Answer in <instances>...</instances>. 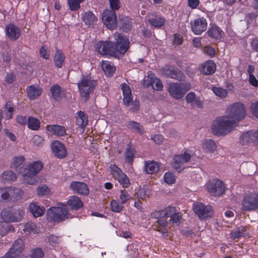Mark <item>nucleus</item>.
<instances>
[{
    "label": "nucleus",
    "mask_w": 258,
    "mask_h": 258,
    "mask_svg": "<svg viewBox=\"0 0 258 258\" xmlns=\"http://www.w3.org/2000/svg\"><path fill=\"white\" fill-rule=\"evenodd\" d=\"M252 114L258 118V102L252 103L251 105Z\"/></svg>",
    "instance_id": "69168bd1"
},
{
    "label": "nucleus",
    "mask_w": 258,
    "mask_h": 258,
    "mask_svg": "<svg viewBox=\"0 0 258 258\" xmlns=\"http://www.w3.org/2000/svg\"><path fill=\"white\" fill-rule=\"evenodd\" d=\"M28 209L33 217L35 218L42 216L45 211L44 207L38 206L36 203H34L29 205Z\"/></svg>",
    "instance_id": "aec40b11"
},
{
    "label": "nucleus",
    "mask_w": 258,
    "mask_h": 258,
    "mask_svg": "<svg viewBox=\"0 0 258 258\" xmlns=\"http://www.w3.org/2000/svg\"><path fill=\"white\" fill-rule=\"evenodd\" d=\"M150 194V190L147 186H144L142 188H140L137 192V197L139 199L144 200Z\"/></svg>",
    "instance_id": "ea45409f"
},
{
    "label": "nucleus",
    "mask_w": 258,
    "mask_h": 258,
    "mask_svg": "<svg viewBox=\"0 0 258 258\" xmlns=\"http://www.w3.org/2000/svg\"><path fill=\"white\" fill-rule=\"evenodd\" d=\"M159 168L157 165H155L154 163H151L147 165V172L148 173H152L154 172H156L158 170Z\"/></svg>",
    "instance_id": "052dcab7"
},
{
    "label": "nucleus",
    "mask_w": 258,
    "mask_h": 258,
    "mask_svg": "<svg viewBox=\"0 0 258 258\" xmlns=\"http://www.w3.org/2000/svg\"><path fill=\"white\" fill-rule=\"evenodd\" d=\"M67 205L69 206L72 210H77L83 206V204L79 197L72 196L67 202Z\"/></svg>",
    "instance_id": "393cba45"
},
{
    "label": "nucleus",
    "mask_w": 258,
    "mask_h": 258,
    "mask_svg": "<svg viewBox=\"0 0 258 258\" xmlns=\"http://www.w3.org/2000/svg\"><path fill=\"white\" fill-rule=\"evenodd\" d=\"M191 105L194 107H198V108H202L203 107V102L200 100V97H195V99L194 101L190 103Z\"/></svg>",
    "instance_id": "e2e57ef3"
},
{
    "label": "nucleus",
    "mask_w": 258,
    "mask_h": 258,
    "mask_svg": "<svg viewBox=\"0 0 258 258\" xmlns=\"http://www.w3.org/2000/svg\"><path fill=\"white\" fill-rule=\"evenodd\" d=\"M65 56L62 52L60 50L57 49L54 57L55 65L58 68H61Z\"/></svg>",
    "instance_id": "f704fd0d"
},
{
    "label": "nucleus",
    "mask_w": 258,
    "mask_h": 258,
    "mask_svg": "<svg viewBox=\"0 0 258 258\" xmlns=\"http://www.w3.org/2000/svg\"><path fill=\"white\" fill-rule=\"evenodd\" d=\"M130 196L128 194L127 191L125 190H121V194L120 195V199L121 200V204H124L126 202L130 199Z\"/></svg>",
    "instance_id": "6e6d98bb"
},
{
    "label": "nucleus",
    "mask_w": 258,
    "mask_h": 258,
    "mask_svg": "<svg viewBox=\"0 0 258 258\" xmlns=\"http://www.w3.org/2000/svg\"><path fill=\"white\" fill-rule=\"evenodd\" d=\"M52 97L55 100L60 101L62 97V92L61 87L58 84H54L50 89Z\"/></svg>",
    "instance_id": "bb28decb"
},
{
    "label": "nucleus",
    "mask_w": 258,
    "mask_h": 258,
    "mask_svg": "<svg viewBox=\"0 0 258 258\" xmlns=\"http://www.w3.org/2000/svg\"><path fill=\"white\" fill-rule=\"evenodd\" d=\"M70 188L75 192L85 196L89 192L88 187L84 182L73 181L70 184Z\"/></svg>",
    "instance_id": "f3484780"
},
{
    "label": "nucleus",
    "mask_w": 258,
    "mask_h": 258,
    "mask_svg": "<svg viewBox=\"0 0 258 258\" xmlns=\"http://www.w3.org/2000/svg\"><path fill=\"white\" fill-rule=\"evenodd\" d=\"M49 189L45 184H42L38 186L37 190V194L41 196L47 195L49 193Z\"/></svg>",
    "instance_id": "8fccbe9b"
},
{
    "label": "nucleus",
    "mask_w": 258,
    "mask_h": 258,
    "mask_svg": "<svg viewBox=\"0 0 258 258\" xmlns=\"http://www.w3.org/2000/svg\"><path fill=\"white\" fill-rule=\"evenodd\" d=\"M28 167L26 168L27 173L36 175L42 169L43 164L40 161H35L29 165Z\"/></svg>",
    "instance_id": "b1692460"
},
{
    "label": "nucleus",
    "mask_w": 258,
    "mask_h": 258,
    "mask_svg": "<svg viewBox=\"0 0 258 258\" xmlns=\"http://www.w3.org/2000/svg\"><path fill=\"white\" fill-rule=\"evenodd\" d=\"M96 86L95 81L91 80L89 76H83L81 80L78 83L81 97L86 102L90 98Z\"/></svg>",
    "instance_id": "f03ea898"
},
{
    "label": "nucleus",
    "mask_w": 258,
    "mask_h": 258,
    "mask_svg": "<svg viewBox=\"0 0 258 258\" xmlns=\"http://www.w3.org/2000/svg\"><path fill=\"white\" fill-rule=\"evenodd\" d=\"M27 92L30 99L33 100L40 95L42 91L40 89L33 86H31L27 88Z\"/></svg>",
    "instance_id": "473e14b6"
},
{
    "label": "nucleus",
    "mask_w": 258,
    "mask_h": 258,
    "mask_svg": "<svg viewBox=\"0 0 258 258\" xmlns=\"http://www.w3.org/2000/svg\"><path fill=\"white\" fill-rule=\"evenodd\" d=\"M222 31L217 26H212L207 32L208 36L212 38L220 39L222 37Z\"/></svg>",
    "instance_id": "2f4dec72"
},
{
    "label": "nucleus",
    "mask_w": 258,
    "mask_h": 258,
    "mask_svg": "<svg viewBox=\"0 0 258 258\" xmlns=\"http://www.w3.org/2000/svg\"><path fill=\"white\" fill-rule=\"evenodd\" d=\"M190 155L189 154L186 153V152L182 155H177L175 156L174 158V160L176 161V162H178L181 165L183 164L184 163H186L190 160Z\"/></svg>",
    "instance_id": "4c0bfd02"
},
{
    "label": "nucleus",
    "mask_w": 258,
    "mask_h": 258,
    "mask_svg": "<svg viewBox=\"0 0 258 258\" xmlns=\"http://www.w3.org/2000/svg\"><path fill=\"white\" fill-rule=\"evenodd\" d=\"M193 210L201 220L211 217L213 215L212 207L210 205L205 206L201 202L194 204Z\"/></svg>",
    "instance_id": "6e6552de"
},
{
    "label": "nucleus",
    "mask_w": 258,
    "mask_h": 258,
    "mask_svg": "<svg viewBox=\"0 0 258 258\" xmlns=\"http://www.w3.org/2000/svg\"><path fill=\"white\" fill-rule=\"evenodd\" d=\"M242 208L245 211L254 210L258 209V195L248 194L245 195L242 201Z\"/></svg>",
    "instance_id": "1a4fd4ad"
},
{
    "label": "nucleus",
    "mask_w": 258,
    "mask_h": 258,
    "mask_svg": "<svg viewBox=\"0 0 258 258\" xmlns=\"http://www.w3.org/2000/svg\"><path fill=\"white\" fill-rule=\"evenodd\" d=\"M234 127L224 116L217 118L214 120L211 130L213 134L220 136L225 135L230 132Z\"/></svg>",
    "instance_id": "20e7f679"
},
{
    "label": "nucleus",
    "mask_w": 258,
    "mask_h": 258,
    "mask_svg": "<svg viewBox=\"0 0 258 258\" xmlns=\"http://www.w3.org/2000/svg\"><path fill=\"white\" fill-rule=\"evenodd\" d=\"M47 130L50 133L58 136H63L66 134V128L60 125H49L47 126Z\"/></svg>",
    "instance_id": "5701e85b"
},
{
    "label": "nucleus",
    "mask_w": 258,
    "mask_h": 258,
    "mask_svg": "<svg viewBox=\"0 0 258 258\" xmlns=\"http://www.w3.org/2000/svg\"><path fill=\"white\" fill-rule=\"evenodd\" d=\"M2 177L8 181H13L16 179V174L11 170L4 172L2 175Z\"/></svg>",
    "instance_id": "37998d69"
},
{
    "label": "nucleus",
    "mask_w": 258,
    "mask_h": 258,
    "mask_svg": "<svg viewBox=\"0 0 258 258\" xmlns=\"http://www.w3.org/2000/svg\"><path fill=\"white\" fill-rule=\"evenodd\" d=\"M114 43L116 58H119L120 55L124 54L130 47L128 39L123 37H119Z\"/></svg>",
    "instance_id": "f8f14e48"
},
{
    "label": "nucleus",
    "mask_w": 258,
    "mask_h": 258,
    "mask_svg": "<svg viewBox=\"0 0 258 258\" xmlns=\"http://www.w3.org/2000/svg\"><path fill=\"white\" fill-rule=\"evenodd\" d=\"M27 123L28 127L33 130H37L40 127L39 120L32 116L29 117Z\"/></svg>",
    "instance_id": "58836bf2"
},
{
    "label": "nucleus",
    "mask_w": 258,
    "mask_h": 258,
    "mask_svg": "<svg viewBox=\"0 0 258 258\" xmlns=\"http://www.w3.org/2000/svg\"><path fill=\"white\" fill-rule=\"evenodd\" d=\"M23 240L22 239H18L15 241V243L8 252H9L10 253L17 256L23 250Z\"/></svg>",
    "instance_id": "4be33fe9"
},
{
    "label": "nucleus",
    "mask_w": 258,
    "mask_h": 258,
    "mask_svg": "<svg viewBox=\"0 0 258 258\" xmlns=\"http://www.w3.org/2000/svg\"><path fill=\"white\" fill-rule=\"evenodd\" d=\"M254 133L252 131H248L242 134L240 137V142L242 145L249 143H255Z\"/></svg>",
    "instance_id": "a878e982"
},
{
    "label": "nucleus",
    "mask_w": 258,
    "mask_h": 258,
    "mask_svg": "<svg viewBox=\"0 0 258 258\" xmlns=\"http://www.w3.org/2000/svg\"><path fill=\"white\" fill-rule=\"evenodd\" d=\"M216 68V64L213 61L208 60L202 64L199 70L203 75H210L215 72Z\"/></svg>",
    "instance_id": "a211bd4d"
},
{
    "label": "nucleus",
    "mask_w": 258,
    "mask_h": 258,
    "mask_svg": "<svg viewBox=\"0 0 258 258\" xmlns=\"http://www.w3.org/2000/svg\"><path fill=\"white\" fill-rule=\"evenodd\" d=\"M47 216L48 221L57 223L62 222L71 217L65 205L62 207H52L50 208L47 210Z\"/></svg>",
    "instance_id": "39448f33"
},
{
    "label": "nucleus",
    "mask_w": 258,
    "mask_h": 258,
    "mask_svg": "<svg viewBox=\"0 0 258 258\" xmlns=\"http://www.w3.org/2000/svg\"><path fill=\"white\" fill-rule=\"evenodd\" d=\"M111 173L113 176L116 178L123 187H128L130 185L128 178L126 174L116 166H114L111 169Z\"/></svg>",
    "instance_id": "ddd939ff"
},
{
    "label": "nucleus",
    "mask_w": 258,
    "mask_h": 258,
    "mask_svg": "<svg viewBox=\"0 0 258 258\" xmlns=\"http://www.w3.org/2000/svg\"><path fill=\"white\" fill-rule=\"evenodd\" d=\"M21 174L24 176V181L29 184H34L36 182V180L34 177L35 175H31L30 173H27V171L22 172Z\"/></svg>",
    "instance_id": "c03bdc74"
},
{
    "label": "nucleus",
    "mask_w": 258,
    "mask_h": 258,
    "mask_svg": "<svg viewBox=\"0 0 258 258\" xmlns=\"http://www.w3.org/2000/svg\"><path fill=\"white\" fill-rule=\"evenodd\" d=\"M6 32L7 36L13 41L17 40L21 33V29L12 23L6 26Z\"/></svg>",
    "instance_id": "dca6fc26"
},
{
    "label": "nucleus",
    "mask_w": 258,
    "mask_h": 258,
    "mask_svg": "<svg viewBox=\"0 0 258 258\" xmlns=\"http://www.w3.org/2000/svg\"><path fill=\"white\" fill-rule=\"evenodd\" d=\"M163 213L165 214V218H170L177 212L175 207H168L163 210Z\"/></svg>",
    "instance_id": "09e8293b"
},
{
    "label": "nucleus",
    "mask_w": 258,
    "mask_h": 258,
    "mask_svg": "<svg viewBox=\"0 0 258 258\" xmlns=\"http://www.w3.org/2000/svg\"><path fill=\"white\" fill-rule=\"evenodd\" d=\"M128 127L134 130L135 132H139L141 134L143 132V126H142L137 122L133 121L129 122L128 124Z\"/></svg>",
    "instance_id": "a18cd8bd"
},
{
    "label": "nucleus",
    "mask_w": 258,
    "mask_h": 258,
    "mask_svg": "<svg viewBox=\"0 0 258 258\" xmlns=\"http://www.w3.org/2000/svg\"><path fill=\"white\" fill-rule=\"evenodd\" d=\"M83 22L86 25L91 26L97 21V18L92 12H85L82 17Z\"/></svg>",
    "instance_id": "c756f323"
},
{
    "label": "nucleus",
    "mask_w": 258,
    "mask_h": 258,
    "mask_svg": "<svg viewBox=\"0 0 258 258\" xmlns=\"http://www.w3.org/2000/svg\"><path fill=\"white\" fill-rule=\"evenodd\" d=\"M212 90L216 96L222 98L226 97L228 94L227 90L220 87H213Z\"/></svg>",
    "instance_id": "a19ab883"
},
{
    "label": "nucleus",
    "mask_w": 258,
    "mask_h": 258,
    "mask_svg": "<svg viewBox=\"0 0 258 258\" xmlns=\"http://www.w3.org/2000/svg\"><path fill=\"white\" fill-rule=\"evenodd\" d=\"M208 191L214 196H220L225 192V185L220 180H213L207 186Z\"/></svg>",
    "instance_id": "9b49d317"
},
{
    "label": "nucleus",
    "mask_w": 258,
    "mask_h": 258,
    "mask_svg": "<svg viewBox=\"0 0 258 258\" xmlns=\"http://www.w3.org/2000/svg\"><path fill=\"white\" fill-rule=\"evenodd\" d=\"M102 18L103 23L108 29L113 30L116 27L117 21L115 11L105 10L102 14Z\"/></svg>",
    "instance_id": "9d476101"
},
{
    "label": "nucleus",
    "mask_w": 258,
    "mask_h": 258,
    "mask_svg": "<svg viewBox=\"0 0 258 258\" xmlns=\"http://www.w3.org/2000/svg\"><path fill=\"white\" fill-rule=\"evenodd\" d=\"M76 116V124L81 128H84L88 123V117L84 112L80 111Z\"/></svg>",
    "instance_id": "cd10ccee"
},
{
    "label": "nucleus",
    "mask_w": 258,
    "mask_h": 258,
    "mask_svg": "<svg viewBox=\"0 0 258 258\" xmlns=\"http://www.w3.org/2000/svg\"><path fill=\"white\" fill-rule=\"evenodd\" d=\"M179 213L177 212L174 215L171 217L169 222L172 224H176L177 225H179L180 223V219L181 218V216H179Z\"/></svg>",
    "instance_id": "13d9d810"
},
{
    "label": "nucleus",
    "mask_w": 258,
    "mask_h": 258,
    "mask_svg": "<svg viewBox=\"0 0 258 258\" xmlns=\"http://www.w3.org/2000/svg\"><path fill=\"white\" fill-rule=\"evenodd\" d=\"M204 149L207 152H213L217 148L215 142L211 140H207L203 144Z\"/></svg>",
    "instance_id": "c9c22d12"
},
{
    "label": "nucleus",
    "mask_w": 258,
    "mask_h": 258,
    "mask_svg": "<svg viewBox=\"0 0 258 258\" xmlns=\"http://www.w3.org/2000/svg\"><path fill=\"white\" fill-rule=\"evenodd\" d=\"M121 86L123 96L132 95L131 90L126 84H122Z\"/></svg>",
    "instance_id": "774afa93"
},
{
    "label": "nucleus",
    "mask_w": 258,
    "mask_h": 258,
    "mask_svg": "<svg viewBox=\"0 0 258 258\" xmlns=\"http://www.w3.org/2000/svg\"><path fill=\"white\" fill-rule=\"evenodd\" d=\"M135 152V149L132 148L129 144L127 145L124 157L126 162L132 164Z\"/></svg>",
    "instance_id": "72a5a7b5"
},
{
    "label": "nucleus",
    "mask_w": 258,
    "mask_h": 258,
    "mask_svg": "<svg viewBox=\"0 0 258 258\" xmlns=\"http://www.w3.org/2000/svg\"><path fill=\"white\" fill-rule=\"evenodd\" d=\"M168 90L170 95L173 98L179 99L183 97V93L179 83H171L170 84Z\"/></svg>",
    "instance_id": "6ab92c4d"
},
{
    "label": "nucleus",
    "mask_w": 258,
    "mask_h": 258,
    "mask_svg": "<svg viewBox=\"0 0 258 258\" xmlns=\"http://www.w3.org/2000/svg\"><path fill=\"white\" fill-rule=\"evenodd\" d=\"M44 255V253L40 248L33 249L30 255L31 258H42Z\"/></svg>",
    "instance_id": "49530a36"
},
{
    "label": "nucleus",
    "mask_w": 258,
    "mask_h": 258,
    "mask_svg": "<svg viewBox=\"0 0 258 258\" xmlns=\"http://www.w3.org/2000/svg\"><path fill=\"white\" fill-rule=\"evenodd\" d=\"M115 43L111 41H100L95 45L96 51L102 55H109L116 58Z\"/></svg>",
    "instance_id": "423d86ee"
},
{
    "label": "nucleus",
    "mask_w": 258,
    "mask_h": 258,
    "mask_svg": "<svg viewBox=\"0 0 258 258\" xmlns=\"http://www.w3.org/2000/svg\"><path fill=\"white\" fill-rule=\"evenodd\" d=\"M102 68L105 74L108 76H111L115 70V68L114 67L107 63H103L102 64Z\"/></svg>",
    "instance_id": "79ce46f5"
},
{
    "label": "nucleus",
    "mask_w": 258,
    "mask_h": 258,
    "mask_svg": "<svg viewBox=\"0 0 258 258\" xmlns=\"http://www.w3.org/2000/svg\"><path fill=\"white\" fill-rule=\"evenodd\" d=\"M151 216L157 220L161 218H165V214L163 213V210L156 211L151 214Z\"/></svg>",
    "instance_id": "338daca9"
},
{
    "label": "nucleus",
    "mask_w": 258,
    "mask_h": 258,
    "mask_svg": "<svg viewBox=\"0 0 258 258\" xmlns=\"http://www.w3.org/2000/svg\"><path fill=\"white\" fill-rule=\"evenodd\" d=\"M25 158L23 156L15 157L14 161L11 165V167L15 169L19 173L26 171V168L21 166Z\"/></svg>",
    "instance_id": "412c9836"
},
{
    "label": "nucleus",
    "mask_w": 258,
    "mask_h": 258,
    "mask_svg": "<svg viewBox=\"0 0 258 258\" xmlns=\"http://www.w3.org/2000/svg\"><path fill=\"white\" fill-rule=\"evenodd\" d=\"M246 116V111L244 105L240 102H235L229 105L224 116L231 124L234 126Z\"/></svg>",
    "instance_id": "f257e3e1"
},
{
    "label": "nucleus",
    "mask_w": 258,
    "mask_h": 258,
    "mask_svg": "<svg viewBox=\"0 0 258 258\" xmlns=\"http://www.w3.org/2000/svg\"><path fill=\"white\" fill-rule=\"evenodd\" d=\"M47 47L45 45H43L40 49V54L41 57L45 59H48L49 54L47 51Z\"/></svg>",
    "instance_id": "0e129e2a"
},
{
    "label": "nucleus",
    "mask_w": 258,
    "mask_h": 258,
    "mask_svg": "<svg viewBox=\"0 0 258 258\" xmlns=\"http://www.w3.org/2000/svg\"><path fill=\"white\" fill-rule=\"evenodd\" d=\"M51 147L53 153L58 158L62 159L67 156V149L64 145L59 141H53Z\"/></svg>",
    "instance_id": "4468645a"
},
{
    "label": "nucleus",
    "mask_w": 258,
    "mask_h": 258,
    "mask_svg": "<svg viewBox=\"0 0 258 258\" xmlns=\"http://www.w3.org/2000/svg\"><path fill=\"white\" fill-rule=\"evenodd\" d=\"M83 0H68V4L69 5L70 10L72 11H76L80 8V4L83 2Z\"/></svg>",
    "instance_id": "de8ad7c7"
},
{
    "label": "nucleus",
    "mask_w": 258,
    "mask_h": 258,
    "mask_svg": "<svg viewBox=\"0 0 258 258\" xmlns=\"http://www.w3.org/2000/svg\"><path fill=\"white\" fill-rule=\"evenodd\" d=\"M191 25L192 31L197 35L201 34L205 31L207 27V21L203 18L195 20L194 23Z\"/></svg>",
    "instance_id": "2eb2a0df"
},
{
    "label": "nucleus",
    "mask_w": 258,
    "mask_h": 258,
    "mask_svg": "<svg viewBox=\"0 0 258 258\" xmlns=\"http://www.w3.org/2000/svg\"><path fill=\"white\" fill-rule=\"evenodd\" d=\"M24 211L18 206H12L4 209L1 213L5 222H18L23 218Z\"/></svg>",
    "instance_id": "7ed1b4c3"
},
{
    "label": "nucleus",
    "mask_w": 258,
    "mask_h": 258,
    "mask_svg": "<svg viewBox=\"0 0 258 258\" xmlns=\"http://www.w3.org/2000/svg\"><path fill=\"white\" fill-rule=\"evenodd\" d=\"M150 23L153 26L155 27H159L163 25L164 21L162 20H158L156 19H153L150 20Z\"/></svg>",
    "instance_id": "680f3d73"
},
{
    "label": "nucleus",
    "mask_w": 258,
    "mask_h": 258,
    "mask_svg": "<svg viewBox=\"0 0 258 258\" xmlns=\"http://www.w3.org/2000/svg\"><path fill=\"white\" fill-rule=\"evenodd\" d=\"M152 88L157 91H160L163 88L162 84L158 79H153L152 81Z\"/></svg>",
    "instance_id": "3c124183"
},
{
    "label": "nucleus",
    "mask_w": 258,
    "mask_h": 258,
    "mask_svg": "<svg viewBox=\"0 0 258 258\" xmlns=\"http://www.w3.org/2000/svg\"><path fill=\"white\" fill-rule=\"evenodd\" d=\"M240 170L245 174L250 175L255 173V166L253 163L243 162L240 167Z\"/></svg>",
    "instance_id": "c85d7f7f"
},
{
    "label": "nucleus",
    "mask_w": 258,
    "mask_h": 258,
    "mask_svg": "<svg viewBox=\"0 0 258 258\" xmlns=\"http://www.w3.org/2000/svg\"><path fill=\"white\" fill-rule=\"evenodd\" d=\"M164 180L169 184L174 183L175 179L172 173L167 172L164 175Z\"/></svg>",
    "instance_id": "864d4df0"
},
{
    "label": "nucleus",
    "mask_w": 258,
    "mask_h": 258,
    "mask_svg": "<svg viewBox=\"0 0 258 258\" xmlns=\"http://www.w3.org/2000/svg\"><path fill=\"white\" fill-rule=\"evenodd\" d=\"M162 74L169 78L177 80L179 81H184L186 79V76L177 68L170 65H166L162 70Z\"/></svg>",
    "instance_id": "0eeeda50"
},
{
    "label": "nucleus",
    "mask_w": 258,
    "mask_h": 258,
    "mask_svg": "<svg viewBox=\"0 0 258 258\" xmlns=\"http://www.w3.org/2000/svg\"><path fill=\"white\" fill-rule=\"evenodd\" d=\"M183 82H184L179 83L181 91L183 93V96L187 91L190 89L191 87L190 83L186 82L184 81Z\"/></svg>",
    "instance_id": "5fc2aeb1"
},
{
    "label": "nucleus",
    "mask_w": 258,
    "mask_h": 258,
    "mask_svg": "<svg viewBox=\"0 0 258 258\" xmlns=\"http://www.w3.org/2000/svg\"><path fill=\"white\" fill-rule=\"evenodd\" d=\"M109 4L111 8V11L118 10L120 8L119 0H109Z\"/></svg>",
    "instance_id": "4d7b16f0"
},
{
    "label": "nucleus",
    "mask_w": 258,
    "mask_h": 258,
    "mask_svg": "<svg viewBox=\"0 0 258 258\" xmlns=\"http://www.w3.org/2000/svg\"><path fill=\"white\" fill-rule=\"evenodd\" d=\"M245 231L246 230L243 227L237 228L231 232V238L233 239H239L244 236Z\"/></svg>",
    "instance_id": "e433bc0d"
},
{
    "label": "nucleus",
    "mask_w": 258,
    "mask_h": 258,
    "mask_svg": "<svg viewBox=\"0 0 258 258\" xmlns=\"http://www.w3.org/2000/svg\"><path fill=\"white\" fill-rule=\"evenodd\" d=\"M10 191H13V196H12V198H14V199H19L22 194V190L18 188H14L13 189H10Z\"/></svg>",
    "instance_id": "bf43d9fd"
},
{
    "label": "nucleus",
    "mask_w": 258,
    "mask_h": 258,
    "mask_svg": "<svg viewBox=\"0 0 258 258\" xmlns=\"http://www.w3.org/2000/svg\"><path fill=\"white\" fill-rule=\"evenodd\" d=\"M120 28L124 32H127L132 28L131 21L126 17H121L119 21Z\"/></svg>",
    "instance_id": "7c9ffc66"
},
{
    "label": "nucleus",
    "mask_w": 258,
    "mask_h": 258,
    "mask_svg": "<svg viewBox=\"0 0 258 258\" xmlns=\"http://www.w3.org/2000/svg\"><path fill=\"white\" fill-rule=\"evenodd\" d=\"M110 206L112 211L114 212H120L123 208L122 206L119 205L115 200H112L111 202Z\"/></svg>",
    "instance_id": "603ef678"
}]
</instances>
